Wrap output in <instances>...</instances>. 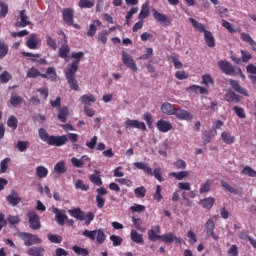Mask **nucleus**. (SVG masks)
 <instances>
[{
    "label": "nucleus",
    "instance_id": "nucleus-38",
    "mask_svg": "<svg viewBox=\"0 0 256 256\" xmlns=\"http://www.w3.org/2000/svg\"><path fill=\"white\" fill-rule=\"evenodd\" d=\"M139 12V7H132L126 14V22L125 25H131V19H133V15H135V13Z\"/></svg>",
    "mask_w": 256,
    "mask_h": 256
},
{
    "label": "nucleus",
    "instance_id": "nucleus-32",
    "mask_svg": "<svg viewBox=\"0 0 256 256\" xmlns=\"http://www.w3.org/2000/svg\"><path fill=\"white\" fill-rule=\"evenodd\" d=\"M200 205L204 209H211L213 207V205H215V198L208 197L206 199H202V200H200Z\"/></svg>",
    "mask_w": 256,
    "mask_h": 256
},
{
    "label": "nucleus",
    "instance_id": "nucleus-41",
    "mask_svg": "<svg viewBox=\"0 0 256 256\" xmlns=\"http://www.w3.org/2000/svg\"><path fill=\"white\" fill-rule=\"evenodd\" d=\"M221 186L229 193H232V195H239V191L235 189L233 186H231L229 183L221 181Z\"/></svg>",
    "mask_w": 256,
    "mask_h": 256
},
{
    "label": "nucleus",
    "instance_id": "nucleus-45",
    "mask_svg": "<svg viewBox=\"0 0 256 256\" xmlns=\"http://www.w3.org/2000/svg\"><path fill=\"white\" fill-rule=\"evenodd\" d=\"M240 37L242 41H245V43L250 44L252 48L256 45L255 40H253L249 34L243 32L240 34Z\"/></svg>",
    "mask_w": 256,
    "mask_h": 256
},
{
    "label": "nucleus",
    "instance_id": "nucleus-35",
    "mask_svg": "<svg viewBox=\"0 0 256 256\" xmlns=\"http://www.w3.org/2000/svg\"><path fill=\"white\" fill-rule=\"evenodd\" d=\"M204 39L208 47H215V37H213V34L210 31L204 33Z\"/></svg>",
    "mask_w": 256,
    "mask_h": 256
},
{
    "label": "nucleus",
    "instance_id": "nucleus-34",
    "mask_svg": "<svg viewBox=\"0 0 256 256\" xmlns=\"http://www.w3.org/2000/svg\"><path fill=\"white\" fill-rule=\"evenodd\" d=\"M91 183H94V185H97L98 187H101L103 185V180H101V176L99 175L98 171H95L90 177H89Z\"/></svg>",
    "mask_w": 256,
    "mask_h": 256
},
{
    "label": "nucleus",
    "instance_id": "nucleus-13",
    "mask_svg": "<svg viewBox=\"0 0 256 256\" xmlns=\"http://www.w3.org/2000/svg\"><path fill=\"white\" fill-rule=\"evenodd\" d=\"M156 128L158 131H160V133H169V131L173 129V124L167 120L161 119L157 121Z\"/></svg>",
    "mask_w": 256,
    "mask_h": 256
},
{
    "label": "nucleus",
    "instance_id": "nucleus-25",
    "mask_svg": "<svg viewBox=\"0 0 256 256\" xmlns=\"http://www.w3.org/2000/svg\"><path fill=\"white\" fill-rule=\"evenodd\" d=\"M47 175H49V169L45 166L36 167V177H38V179H45L47 178Z\"/></svg>",
    "mask_w": 256,
    "mask_h": 256
},
{
    "label": "nucleus",
    "instance_id": "nucleus-46",
    "mask_svg": "<svg viewBox=\"0 0 256 256\" xmlns=\"http://www.w3.org/2000/svg\"><path fill=\"white\" fill-rule=\"evenodd\" d=\"M9 163H11V158H5L0 163V173H7L9 169Z\"/></svg>",
    "mask_w": 256,
    "mask_h": 256
},
{
    "label": "nucleus",
    "instance_id": "nucleus-6",
    "mask_svg": "<svg viewBox=\"0 0 256 256\" xmlns=\"http://www.w3.org/2000/svg\"><path fill=\"white\" fill-rule=\"evenodd\" d=\"M152 15L154 19L160 23V25H164V27H169V25H171V18L163 13H160L157 11V9H152Z\"/></svg>",
    "mask_w": 256,
    "mask_h": 256
},
{
    "label": "nucleus",
    "instance_id": "nucleus-47",
    "mask_svg": "<svg viewBox=\"0 0 256 256\" xmlns=\"http://www.w3.org/2000/svg\"><path fill=\"white\" fill-rule=\"evenodd\" d=\"M94 5L95 3L89 0H80L78 3V7H80V9H91Z\"/></svg>",
    "mask_w": 256,
    "mask_h": 256
},
{
    "label": "nucleus",
    "instance_id": "nucleus-12",
    "mask_svg": "<svg viewBox=\"0 0 256 256\" xmlns=\"http://www.w3.org/2000/svg\"><path fill=\"white\" fill-rule=\"evenodd\" d=\"M126 129H141V131H147V126L144 122H140L138 120L127 119L125 121Z\"/></svg>",
    "mask_w": 256,
    "mask_h": 256
},
{
    "label": "nucleus",
    "instance_id": "nucleus-40",
    "mask_svg": "<svg viewBox=\"0 0 256 256\" xmlns=\"http://www.w3.org/2000/svg\"><path fill=\"white\" fill-rule=\"evenodd\" d=\"M84 56H85V54L83 52H73L71 57H72V59H74V61L70 64V67L74 63H77V70H78L79 69V62L81 61V59H83Z\"/></svg>",
    "mask_w": 256,
    "mask_h": 256
},
{
    "label": "nucleus",
    "instance_id": "nucleus-3",
    "mask_svg": "<svg viewBox=\"0 0 256 256\" xmlns=\"http://www.w3.org/2000/svg\"><path fill=\"white\" fill-rule=\"evenodd\" d=\"M77 73V62H75L71 67L65 70V77L67 79V83L70 86V89L73 91H79V84L75 79V75Z\"/></svg>",
    "mask_w": 256,
    "mask_h": 256
},
{
    "label": "nucleus",
    "instance_id": "nucleus-55",
    "mask_svg": "<svg viewBox=\"0 0 256 256\" xmlns=\"http://www.w3.org/2000/svg\"><path fill=\"white\" fill-rule=\"evenodd\" d=\"M234 111L240 119H245L247 117V114L245 113V109L239 107V106H234Z\"/></svg>",
    "mask_w": 256,
    "mask_h": 256
},
{
    "label": "nucleus",
    "instance_id": "nucleus-17",
    "mask_svg": "<svg viewBox=\"0 0 256 256\" xmlns=\"http://www.w3.org/2000/svg\"><path fill=\"white\" fill-rule=\"evenodd\" d=\"M160 239L164 243H173V241H175V243H181V239L171 232L166 233L164 235H160Z\"/></svg>",
    "mask_w": 256,
    "mask_h": 256
},
{
    "label": "nucleus",
    "instance_id": "nucleus-16",
    "mask_svg": "<svg viewBox=\"0 0 256 256\" xmlns=\"http://www.w3.org/2000/svg\"><path fill=\"white\" fill-rule=\"evenodd\" d=\"M229 83L232 89L236 91V93H239L240 95H244V97H249V93H247V90L245 88L241 87V85L239 84V81L229 80Z\"/></svg>",
    "mask_w": 256,
    "mask_h": 256
},
{
    "label": "nucleus",
    "instance_id": "nucleus-5",
    "mask_svg": "<svg viewBox=\"0 0 256 256\" xmlns=\"http://www.w3.org/2000/svg\"><path fill=\"white\" fill-rule=\"evenodd\" d=\"M28 223L30 229H33V231H37L38 229H41V218H39V215L35 211H29L28 212Z\"/></svg>",
    "mask_w": 256,
    "mask_h": 256
},
{
    "label": "nucleus",
    "instance_id": "nucleus-29",
    "mask_svg": "<svg viewBox=\"0 0 256 256\" xmlns=\"http://www.w3.org/2000/svg\"><path fill=\"white\" fill-rule=\"evenodd\" d=\"M189 21L192 24V26L194 27V29H196V31H199V33L205 34V32H207V30L205 29V24L199 23L194 18H189Z\"/></svg>",
    "mask_w": 256,
    "mask_h": 256
},
{
    "label": "nucleus",
    "instance_id": "nucleus-44",
    "mask_svg": "<svg viewBox=\"0 0 256 256\" xmlns=\"http://www.w3.org/2000/svg\"><path fill=\"white\" fill-rule=\"evenodd\" d=\"M22 102H23V98H21L17 94H12L11 99H10V103H11L12 107H17V106L21 105Z\"/></svg>",
    "mask_w": 256,
    "mask_h": 256
},
{
    "label": "nucleus",
    "instance_id": "nucleus-54",
    "mask_svg": "<svg viewBox=\"0 0 256 256\" xmlns=\"http://www.w3.org/2000/svg\"><path fill=\"white\" fill-rule=\"evenodd\" d=\"M73 251L76 253V255H82V256H87L89 255V251L85 248H81L79 246H73Z\"/></svg>",
    "mask_w": 256,
    "mask_h": 256
},
{
    "label": "nucleus",
    "instance_id": "nucleus-57",
    "mask_svg": "<svg viewBox=\"0 0 256 256\" xmlns=\"http://www.w3.org/2000/svg\"><path fill=\"white\" fill-rule=\"evenodd\" d=\"M17 149L21 153L25 152L26 149H29V142L19 140L17 142Z\"/></svg>",
    "mask_w": 256,
    "mask_h": 256
},
{
    "label": "nucleus",
    "instance_id": "nucleus-62",
    "mask_svg": "<svg viewBox=\"0 0 256 256\" xmlns=\"http://www.w3.org/2000/svg\"><path fill=\"white\" fill-rule=\"evenodd\" d=\"M242 173L244 175H248V177H256V171L249 166H246L245 168H243Z\"/></svg>",
    "mask_w": 256,
    "mask_h": 256
},
{
    "label": "nucleus",
    "instance_id": "nucleus-18",
    "mask_svg": "<svg viewBox=\"0 0 256 256\" xmlns=\"http://www.w3.org/2000/svg\"><path fill=\"white\" fill-rule=\"evenodd\" d=\"M68 213L71 215V217H74V219H77L78 221H85V212H83L81 208L68 210Z\"/></svg>",
    "mask_w": 256,
    "mask_h": 256
},
{
    "label": "nucleus",
    "instance_id": "nucleus-48",
    "mask_svg": "<svg viewBox=\"0 0 256 256\" xmlns=\"http://www.w3.org/2000/svg\"><path fill=\"white\" fill-rule=\"evenodd\" d=\"M39 75H41V72H39V70H37L35 67H32L27 71L28 79H35L39 77Z\"/></svg>",
    "mask_w": 256,
    "mask_h": 256
},
{
    "label": "nucleus",
    "instance_id": "nucleus-20",
    "mask_svg": "<svg viewBox=\"0 0 256 256\" xmlns=\"http://www.w3.org/2000/svg\"><path fill=\"white\" fill-rule=\"evenodd\" d=\"M225 101L228 103H239V101H241V97H239L235 91L228 90L225 95Z\"/></svg>",
    "mask_w": 256,
    "mask_h": 256
},
{
    "label": "nucleus",
    "instance_id": "nucleus-14",
    "mask_svg": "<svg viewBox=\"0 0 256 256\" xmlns=\"http://www.w3.org/2000/svg\"><path fill=\"white\" fill-rule=\"evenodd\" d=\"M7 202L11 207H17L19 203H21V197L19 196V193L15 190H11L10 194L6 197Z\"/></svg>",
    "mask_w": 256,
    "mask_h": 256
},
{
    "label": "nucleus",
    "instance_id": "nucleus-21",
    "mask_svg": "<svg viewBox=\"0 0 256 256\" xmlns=\"http://www.w3.org/2000/svg\"><path fill=\"white\" fill-rule=\"evenodd\" d=\"M177 108L169 102H165L161 105V112L164 113V115H175V111Z\"/></svg>",
    "mask_w": 256,
    "mask_h": 256
},
{
    "label": "nucleus",
    "instance_id": "nucleus-10",
    "mask_svg": "<svg viewBox=\"0 0 256 256\" xmlns=\"http://www.w3.org/2000/svg\"><path fill=\"white\" fill-rule=\"evenodd\" d=\"M122 63H124V65L128 67V69L134 71V73L137 72V63L135 62L133 57H131V55H129L125 51L122 52Z\"/></svg>",
    "mask_w": 256,
    "mask_h": 256
},
{
    "label": "nucleus",
    "instance_id": "nucleus-9",
    "mask_svg": "<svg viewBox=\"0 0 256 256\" xmlns=\"http://www.w3.org/2000/svg\"><path fill=\"white\" fill-rule=\"evenodd\" d=\"M52 213L55 215V221L63 227L65 225V221H67V214H65V210H61L55 206L52 207Z\"/></svg>",
    "mask_w": 256,
    "mask_h": 256
},
{
    "label": "nucleus",
    "instance_id": "nucleus-37",
    "mask_svg": "<svg viewBox=\"0 0 256 256\" xmlns=\"http://www.w3.org/2000/svg\"><path fill=\"white\" fill-rule=\"evenodd\" d=\"M105 239H107V235H105V230L98 229L96 230V241L100 245H103L105 243Z\"/></svg>",
    "mask_w": 256,
    "mask_h": 256
},
{
    "label": "nucleus",
    "instance_id": "nucleus-7",
    "mask_svg": "<svg viewBox=\"0 0 256 256\" xmlns=\"http://www.w3.org/2000/svg\"><path fill=\"white\" fill-rule=\"evenodd\" d=\"M204 227L206 237H211L214 241H219V235L215 234V222L213 219H208Z\"/></svg>",
    "mask_w": 256,
    "mask_h": 256
},
{
    "label": "nucleus",
    "instance_id": "nucleus-58",
    "mask_svg": "<svg viewBox=\"0 0 256 256\" xmlns=\"http://www.w3.org/2000/svg\"><path fill=\"white\" fill-rule=\"evenodd\" d=\"M202 85H206V87H209V85H213V77L209 74H205L202 76Z\"/></svg>",
    "mask_w": 256,
    "mask_h": 256
},
{
    "label": "nucleus",
    "instance_id": "nucleus-64",
    "mask_svg": "<svg viewBox=\"0 0 256 256\" xmlns=\"http://www.w3.org/2000/svg\"><path fill=\"white\" fill-rule=\"evenodd\" d=\"M17 118L15 116H10L7 121L8 127H11V129H17Z\"/></svg>",
    "mask_w": 256,
    "mask_h": 256
},
{
    "label": "nucleus",
    "instance_id": "nucleus-39",
    "mask_svg": "<svg viewBox=\"0 0 256 256\" xmlns=\"http://www.w3.org/2000/svg\"><path fill=\"white\" fill-rule=\"evenodd\" d=\"M188 91H193V93H199L200 95H205V93H208L209 90L199 85H192L188 88Z\"/></svg>",
    "mask_w": 256,
    "mask_h": 256
},
{
    "label": "nucleus",
    "instance_id": "nucleus-63",
    "mask_svg": "<svg viewBox=\"0 0 256 256\" xmlns=\"http://www.w3.org/2000/svg\"><path fill=\"white\" fill-rule=\"evenodd\" d=\"M148 239L149 241L155 242L158 239H161V235L157 234V232H154L152 230H148Z\"/></svg>",
    "mask_w": 256,
    "mask_h": 256
},
{
    "label": "nucleus",
    "instance_id": "nucleus-52",
    "mask_svg": "<svg viewBox=\"0 0 256 256\" xmlns=\"http://www.w3.org/2000/svg\"><path fill=\"white\" fill-rule=\"evenodd\" d=\"M132 223L135 227V229H138V231H145V229H143L142 225H143V220H141V218H132Z\"/></svg>",
    "mask_w": 256,
    "mask_h": 256
},
{
    "label": "nucleus",
    "instance_id": "nucleus-31",
    "mask_svg": "<svg viewBox=\"0 0 256 256\" xmlns=\"http://www.w3.org/2000/svg\"><path fill=\"white\" fill-rule=\"evenodd\" d=\"M67 115H69V108L65 106L62 108H59L58 119L59 121H61V123L67 122Z\"/></svg>",
    "mask_w": 256,
    "mask_h": 256
},
{
    "label": "nucleus",
    "instance_id": "nucleus-61",
    "mask_svg": "<svg viewBox=\"0 0 256 256\" xmlns=\"http://www.w3.org/2000/svg\"><path fill=\"white\" fill-rule=\"evenodd\" d=\"M46 71L50 81H55V79H57V72L55 71V68L49 67Z\"/></svg>",
    "mask_w": 256,
    "mask_h": 256
},
{
    "label": "nucleus",
    "instance_id": "nucleus-4",
    "mask_svg": "<svg viewBox=\"0 0 256 256\" xmlns=\"http://www.w3.org/2000/svg\"><path fill=\"white\" fill-rule=\"evenodd\" d=\"M18 237L24 241V245H26V247H31L32 245H39L43 243V240L38 238L37 235L27 232H20Z\"/></svg>",
    "mask_w": 256,
    "mask_h": 256
},
{
    "label": "nucleus",
    "instance_id": "nucleus-33",
    "mask_svg": "<svg viewBox=\"0 0 256 256\" xmlns=\"http://www.w3.org/2000/svg\"><path fill=\"white\" fill-rule=\"evenodd\" d=\"M130 239L134 243H143V234H139L137 230H131Z\"/></svg>",
    "mask_w": 256,
    "mask_h": 256
},
{
    "label": "nucleus",
    "instance_id": "nucleus-19",
    "mask_svg": "<svg viewBox=\"0 0 256 256\" xmlns=\"http://www.w3.org/2000/svg\"><path fill=\"white\" fill-rule=\"evenodd\" d=\"M133 166L135 169H140V171H144V173H148V175H153V169L149 167V164L145 162H134Z\"/></svg>",
    "mask_w": 256,
    "mask_h": 256
},
{
    "label": "nucleus",
    "instance_id": "nucleus-27",
    "mask_svg": "<svg viewBox=\"0 0 256 256\" xmlns=\"http://www.w3.org/2000/svg\"><path fill=\"white\" fill-rule=\"evenodd\" d=\"M80 101L83 103V105H91V103H95L97 99L93 94H85L80 97Z\"/></svg>",
    "mask_w": 256,
    "mask_h": 256
},
{
    "label": "nucleus",
    "instance_id": "nucleus-23",
    "mask_svg": "<svg viewBox=\"0 0 256 256\" xmlns=\"http://www.w3.org/2000/svg\"><path fill=\"white\" fill-rule=\"evenodd\" d=\"M221 139L224 143H226V145H233V143H235V136H233L231 132H222Z\"/></svg>",
    "mask_w": 256,
    "mask_h": 256
},
{
    "label": "nucleus",
    "instance_id": "nucleus-36",
    "mask_svg": "<svg viewBox=\"0 0 256 256\" xmlns=\"http://www.w3.org/2000/svg\"><path fill=\"white\" fill-rule=\"evenodd\" d=\"M147 17H149V3H144L139 13V19L143 21V19H147Z\"/></svg>",
    "mask_w": 256,
    "mask_h": 256
},
{
    "label": "nucleus",
    "instance_id": "nucleus-8",
    "mask_svg": "<svg viewBox=\"0 0 256 256\" xmlns=\"http://www.w3.org/2000/svg\"><path fill=\"white\" fill-rule=\"evenodd\" d=\"M28 25H31V20H29V16H27V11L21 10L17 17V21L15 22V27L23 28Z\"/></svg>",
    "mask_w": 256,
    "mask_h": 256
},
{
    "label": "nucleus",
    "instance_id": "nucleus-51",
    "mask_svg": "<svg viewBox=\"0 0 256 256\" xmlns=\"http://www.w3.org/2000/svg\"><path fill=\"white\" fill-rule=\"evenodd\" d=\"M82 235L84 237H87L88 239H91V241H95L96 237H97V230H84Z\"/></svg>",
    "mask_w": 256,
    "mask_h": 256
},
{
    "label": "nucleus",
    "instance_id": "nucleus-28",
    "mask_svg": "<svg viewBox=\"0 0 256 256\" xmlns=\"http://www.w3.org/2000/svg\"><path fill=\"white\" fill-rule=\"evenodd\" d=\"M69 53H71V48H69L67 44L62 45L58 51V55L61 59H67Z\"/></svg>",
    "mask_w": 256,
    "mask_h": 256
},
{
    "label": "nucleus",
    "instance_id": "nucleus-53",
    "mask_svg": "<svg viewBox=\"0 0 256 256\" xmlns=\"http://www.w3.org/2000/svg\"><path fill=\"white\" fill-rule=\"evenodd\" d=\"M48 240L50 241V243L58 244L63 241V238L58 234H48Z\"/></svg>",
    "mask_w": 256,
    "mask_h": 256
},
{
    "label": "nucleus",
    "instance_id": "nucleus-11",
    "mask_svg": "<svg viewBox=\"0 0 256 256\" xmlns=\"http://www.w3.org/2000/svg\"><path fill=\"white\" fill-rule=\"evenodd\" d=\"M174 115L177 119H180V121H193V115L191 112L181 108H176Z\"/></svg>",
    "mask_w": 256,
    "mask_h": 256
},
{
    "label": "nucleus",
    "instance_id": "nucleus-56",
    "mask_svg": "<svg viewBox=\"0 0 256 256\" xmlns=\"http://www.w3.org/2000/svg\"><path fill=\"white\" fill-rule=\"evenodd\" d=\"M110 241H112L113 247H119L123 243V238L117 235H111Z\"/></svg>",
    "mask_w": 256,
    "mask_h": 256
},
{
    "label": "nucleus",
    "instance_id": "nucleus-60",
    "mask_svg": "<svg viewBox=\"0 0 256 256\" xmlns=\"http://www.w3.org/2000/svg\"><path fill=\"white\" fill-rule=\"evenodd\" d=\"M75 187L81 191H89V185L83 183V180H77L75 182Z\"/></svg>",
    "mask_w": 256,
    "mask_h": 256
},
{
    "label": "nucleus",
    "instance_id": "nucleus-1",
    "mask_svg": "<svg viewBox=\"0 0 256 256\" xmlns=\"http://www.w3.org/2000/svg\"><path fill=\"white\" fill-rule=\"evenodd\" d=\"M38 133H39V137H40L41 141H44L48 145H52L54 147H61V146L67 144V136L66 135L49 136L47 131L43 128H40Z\"/></svg>",
    "mask_w": 256,
    "mask_h": 256
},
{
    "label": "nucleus",
    "instance_id": "nucleus-49",
    "mask_svg": "<svg viewBox=\"0 0 256 256\" xmlns=\"http://www.w3.org/2000/svg\"><path fill=\"white\" fill-rule=\"evenodd\" d=\"M0 17L3 19L7 17V13H9V5L5 2H0Z\"/></svg>",
    "mask_w": 256,
    "mask_h": 256
},
{
    "label": "nucleus",
    "instance_id": "nucleus-50",
    "mask_svg": "<svg viewBox=\"0 0 256 256\" xmlns=\"http://www.w3.org/2000/svg\"><path fill=\"white\" fill-rule=\"evenodd\" d=\"M46 43L48 47H51L53 51H57V40L53 39L51 36H46Z\"/></svg>",
    "mask_w": 256,
    "mask_h": 256
},
{
    "label": "nucleus",
    "instance_id": "nucleus-42",
    "mask_svg": "<svg viewBox=\"0 0 256 256\" xmlns=\"http://www.w3.org/2000/svg\"><path fill=\"white\" fill-rule=\"evenodd\" d=\"M171 177H175L177 181H183L185 177L189 176V171H181V172H172L170 173Z\"/></svg>",
    "mask_w": 256,
    "mask_h": 256
},
{
    "label": "nucleus",
    "instance_id": "nucleus-2",
    "mask_svg": "<svg viewBox=\"0 0 256 256\" xmlns=\"http://www.w3.org/2000/svg\"><path fill=\"white\" fill-rule=\"evenodd\" d=\"M217 65L225 75H239L241 79H245V74L241 68L231 65L229 61L219 60Z\"/></svg>",
    "mask_w": 256,
    "mask_h": 256
},
{
    "label": "nucleus",
    "instance_id": "nucleus-30",
    "mask_svg": "<svg viewBox=\"0 0 256 256\" xmlns=\"http://www.w3.org/2000/svg\"><path fill=\"white\" fill-rule=\"evenodd\" d=\"M54 171L57 173V175H63L64 173H67V166H65V161L56 163L54 166Z\"/></svg>",
    "mask_w": 256,
    "mask_h": 256
},
{
    "label": "nucleus",
    "instance_id": "nucleus-24",
    "mask_svg": "<svg viewBox=\"0 0 256 256\" xmlns=\"http://www.w3.org/2000/svg\"><path fill=\"white\" fill-rule=\"evenodd\" d=\"M63 19L67 25H73V10L71 8L63 10Z\"/></svg>",
    "mask_w": 256,
    "mask_h": 256
},
{
    "label": "nucleus",
    "instance_id": "nucleus-26",
    "mask_svg": "<svg viewBox=\"0 0 256 256\" xmlns=\"http://www.w3.org/2000/svg\"><path fill=\"white\" fill-rule=\"evenodd\" d=\"M28 255L31 256H45V248L43 247H31L27 251Z\"/></svg>",
    "mask_w": 256,
    "mask_h": 256
},
{
    "label": "nucleus",
    "instance_id": "nucleus-43",
    "mask_svg": "<svg viewBox=\"0 0 256 256\" xmlns=\"http://www.w3.org/2000/svg\"><path fill=\"white\" fill-rule=\"evenodd\" d=\"M134 193L138 199H143L147 195V189H145V186H140L135 188Z\"/></svg>",
    "mask_w": 256,
    "mask_h": 256
},
{
    "label": "nucleus",
    "instance_id": "nucleus-15",
    "mask_svg": "<svg viewBox=\"0 0 256 256\" xmlns=\"http://www.w3.org/2000/svg\"><path fill=\"white\" fill-rule=\"evenodd\" d=\"M39 43H41L39 36H37L35 33H32L26 41V47H28V49H37Z\"/></svg>",
    "mask_w": 256,
    "mask_h": 256
},
{
    "label": "nucleus",
    "instance_id": "nucleus-22",
    "mask_svg": "<svg viewBox=\"0 0 256 256\" xmlns=\"http://www.w3.org/2000/svg\"><path fill=\"white\" fill-rule=\"evenodd\" d=\"M101 27V21L94 20L93 23L90 24L87 35L88 37H95V34L97 33V29Z\"/></svg>",
    "mask_w": 256,
    "mask_h": 256
},
{
    "label": "nucleus",
    "instance_id": "nucleus-59",
    "mask_svg": "<svg viewBox=\"0 0 256 256\" xmlns=\"http://www.w3.org/2000/svg\"><path fill=\"white\" fill-rule=\"evenodd\" d=\"M11 79H12V76L8 71H4L2 74H0L1 83H9Z\"/></svg>",
    "mask_w": 256,
    "mask_h": 256
}]
</instances>
